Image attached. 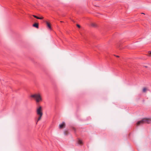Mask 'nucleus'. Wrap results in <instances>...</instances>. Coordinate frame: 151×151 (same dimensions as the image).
<instances>
[{"instance_id": "f257e3e1", "label": "nucleus", "mask_w": 151, "mask_h": 151, "mask_svg": "<svg viewBox=\"0 0 151 151\" xmlns=\"http://www.w3.org/2000/svg\"><path fill=\"white\" fill-rule=\"evenodd\" d=\"M30 97L34 99L37 103H39L42 101V96L39 93L31 95Z\"/></svg>"}, {"instance_id": "f03ea898", "label": "nucleus", "mask_w": 151, "mask_h": 151, "mask_svg": "<svg viewBox=\"0 0 151 151\" xmlns=\"http://www.w3.org/2000/svg\"><path fill=\"white\" fill-rule=\"evenodd\" d=\"M37 115L39 116V117L36 122V124H37L38 121L41 119V118L42 115L43 113L42 112V109L41 106H40L37 109Z\"/></svg>"}, {"instance_id": "7ed1b4c3", "label": "nucleus", "mask_w": 151, "mask_h": 151, "mask_svg": "<svg viewBox=\"0 0 151 151\" xmlns=\"http://www.w3.org/2000/svg\"><path fill=\"white\" fill-rule=\"evenodd\" d=\"M151 122V120L150 119L144 118L142 120L138 122L137 123V124L138 126L145 123L149 124Z\"/></svg>"}, {"instance_id": "20e7f679", "label": "nucleus", "mask_w": 151, "mask_h": 151, "mask_svg": "<svg viewBox=\"0 0 151 151\" xmlns=\"http://www.w3.org/2000/svg\"><path fill=\"white\" fill-rule=\"evenodd\" d=\"M65 123L64 122H63L62 123L60 124L59 126V127L60 129H62L65 127Z\"/></svg>"}, {"instance_id": "39448f33", "label": "nucleus", "mask_w": 151, "mask_h": 151, "mask_svg": "<svg viewBox=\"0 0 151 151\" xmlns=\"http://www.w3.org/2000/svg\"><path fill=\"white\" fill-rule=\"evenodd\" d=\"M46 23L47 25V26L50 29H51V26L50 24L47 21H46Z\"/></svg>"}, {"instance_id": "423d86ee", "label": "nucleus", "mask_w": 151, "mask_h": 151, "mask_svg": "<svg viewBox=\"0 0 151 151\" xmlns=\"http://www.w3.org/2000/svg\"><path fill=\"white\" fill-rule=\"evenodd\" d=\"M77 142L78 144L80 145H82L83 144L82 141L79 139H78Z\"/></svg>"}, {"instance_id": "0eeeda50", "label": "nucleus", "mask_w": 151, "mask_h": 151, "mask_svg": "<svg viewBox=\"0 0 151 151\" xmlns=\"http://www.w3.org/2000/svg\"><path fill=\"white\" fill-rule=\"evenodd\" d=\"M33 26L37 28H38V24L37 23H35L33 25Z\"/></svg>"}, {"instance_id": "6e6552de", "label": "nucleus", "mask_w": 151, "mask_h": 151, "mask_svg": "<svg viewBox=\"0 0 151 151\" xmlns=\"http://www.w3.org/2000/svg\"><path fill=\"white\" fill-rule=\"evenodd\" d=\"M91 26L94 27H96L97 26V24L94 23H92L91 24Z\"/></svg>"}, {"instance_id": "1a4fd4ad", "label": "nucleus", "mask_w": 151, "mask_h": 151, "mask_svg": "<svg viewBox=\"0 0 151 151\" xmlns=\"http://www.w3.org/2000/svg\"><path fill=\"white\" fill-rule=\"evenodd\" d=\"M147 89L146 88H144L143 89V92H146V91L147 90Z\"/></svg>"}, {"instance_id": "9d476101", "label": "nucleus", "mask_w": 151, "mask_h": 151, "mask_svg": "<svg viewBox=\"0 0 151 151\" xmlns=\"http://www.w3.org/2000/svg\"><path fill=\"white\" fill-rule=\"evenodd\" d=\"M33 16L35 18L37 19H39V17H38L36 16H35V15H33Z\"/></svg>"}, {"instance_id": "9b49d317", "label": "nucleus", "mask_w": 151, "mask_h": 151, "mask_svg": "<svg viewBox=\"0 0 151 151\" xmlns=\"http://www.w3.org/2000/svg\"><path fill=\"white\" fill-rule=\"evenodd\" d=\"M68 134V131H65L64 132V134L65 135H67Z\"/></svg>"}, {"instance_id": "f8f14e48", "label": "nucleus", "mask_w": 151, "mask_h": 151, "mask_svg": "<svg viewBox=\"0 0 151 151\" xmlns=\"http://www.w3.org/2000/svg\"><path fill=\"white\" fill-rule=\"evenodd\" d=\"M77 26L79 28H80V26L78 24H77Z\"/></svg>"}, {"instance_id": "ddd939ff", "label": "nucleus", "mask_w": 151, "mask_h": 151, "mask_svg": "<svg viewBox=\"0 0 151 151\" xmlns=\"http://www.w3.org/2000/svg\"><path fill=\"white\" fill-rule=\"evenodd\" d=\"M43 17H39V19H43Z\"/></svg>"}, {"instance_id": "4468645a", "label": "nucleus", "mask_w": 151, "mask_h": 151, "mask_svg": "<svg viewBox=\"0 0 151 151\" xmlns=\"http://www.w3.org/2000/svg\"><path fill=\"white\" fill-rule=\"evenodd\" d=\"M141 14H145L144 13H141Z\"/></svg>"}, {"instance_id": "2eb2a0df", "label": "nucleus", "mask_w": 151, "mask_h": 151, "mask_svg": "<svg viewBox=\"0 0 151 151\" xmlns=\"http://www.w3.org/2000/svg\"><path fill=\"white\" fill-rule=\"evenodd\" d=\"M116 57H119V56H118V55L116 56Z\"/></svg>"}, {"instance_id": "dca6fc26", "label": "nucleus", "mask_w": 151, "mask_h": 151, "mask_svg": "<svg viewBox=\"0 0 151 151\" xmlns=\"http://www.w3.org/2000/svg\"><path fill=\"white\" fill-rule=\"evenodd\" d=\"M150 54H151V51L150 52Z\"/></svg>"}]
</instances>
